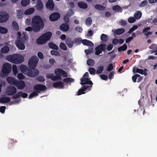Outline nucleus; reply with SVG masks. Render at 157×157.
I'll list each match as a JSON object with an SVG mask.
<instances>
[{
    "instance_id": "1",
    "label": "nucleus",
    "mask_w": 157,
    "mask_h": 157,
    "mask_svg": "<svg viewBox=\"0 0 157 157\" xmlns=\"http://www.w3.org/2000/svg\"><path fill=\"white\" fill-rule=\"evenodd\" d=\"M31 24L33 31L36 32H39L41 29H42L44 26L43 19L38 15L33 18Z\"/></svg>"
},
{
    "instance_id": "2",
    "label": "nucleus",
    "mask_w": 157,
    "mask_h": 157,
    "mask_svg": "<svg viewBox=\"0 0 157 157\" xmlns=\"http://www.w3.org/2000/svg\"><path fill=\"white\" fill-rule=\"evenodd\" d=\"M17 40L15 41L16 45L20 49L23 50L25 48L24 43L27 40L28 36L25 33H23L21 34V32H19L17 33Z\"/></svg>"
},
{
    "instance_id": "3",
    "label": "nucleus",
    "mask_w": 157,
    "mask_h": 157,
    "mask_svg": "<svg viewBox=\"0 0 157 157\" xmlns=\"http://www.w3.org/2000/svg\"><path fill=\"white\" fill-rule=\"evenodd\" d=\"M20 69L22 72L31 77L37 76L39 73V71L37 69H35L33 71L32 70L29 69L27 66L24 65L20 66Z\"/></svg>"
},
{
    "instance_id": "4",
    "label": "nucleus",
    "mask_w": 157,
    "mask_h": 157,
    "mask_svg": "<svg viewBox=\"0 0 157 157\" xmlns=\"http://www.w3.org/2000/svg\"><path fill=\"white\" fill-rule=\"evenodd\" d=\"M6 59L13 63L18 64L22 63L24 61V58L21 55L13 54L6 56Z\"/></svg>"
},
{
    "instance_id": "5",
    "label": "nucleus",
    "mask_w": 157,
    "mask_h": 157,
    "mask_svg": "<svg viewBox=\"0 0 157 157\" xmlns=\"http://www.w3.org/2000/svg\"><path fill=\"white\" fill-rule=\"evenodd\" d=\"M33 89L35 90L33 91L29 96V98L31 99L34 97L37 96L38 93L41 91H44L47 89L46 86L42 84H36L33 87Z\"/></svg>"
},
{
    "instance_id": "6",
    "label": "nucleus",
    "mask_w": 157,
    "mask_h": 157,
    "mask_svg": "<svg viewBox=\"0 0 157 157\" xmlns=\"http://www.w3.org/2000/svg\"><path fill=\"white\" fill-rule=\"evenodd\" d=\"M52 35V33L50 32L45 33L36 40L37 43L39 44L45 43L50 39Z\"/></svg>"
},
{
    "instance_id": "7",
    "label": "nucleus",
    "mask_w": 157,
    "mask_h": 157,
    "mask_svg": "<svg viewBox=\"0 0 157 157\" xmlns=\"http://www.w3.org/2000/svg\"><path fill=\"white\" fill-rule=\"evenodd\" d=\"M38 61L39 59L36 56H32L28 61V66L30 69H33L34 71L36 67Z\"/></svg>"
},
{
    "instance_id": "8",
    "label": "nucleus",
    "mask_w": 157,
    "mask_h": 157,
    "mask_svg": "<svg viewBox=\"0 0 157 157\" xmlns=\"http://www.w3.org/2000/svg\"><path fill=\"white\" fill-rule=\"evenodd\" d=\"M11 69V66L8 63H5L3 64L2 71L4 74H8L10 73Z\"/></svg>"
},
{
    "instance_id": "9",
    "label": "nucleus",
    "mask_w": 157,
    "mask_h": 157,
    "mask_svg": "<svg viewBox=\"0 0 157 157\" xmlns=\"http://www.w3.org/2000/svg\"><path fill=\"white\" fill-rule=\"evenodd\" d=\"M80 84L82 85H88L89 86V88H91L93 84L91 81L89 80L87 78H83L81 79Z\"/></svg>"
},
{
    "instance_id": "10",
    "label": "nucleus",
    "mask_w": 157,
    "mask_h": 157,
    "mask_svg": "<svg viewBox=\"0 0 157 157\" xmlns=\"http://www.w3.org/2000/svg\"><path fill=\"white\" fill-rule=\"evenodd\" d=\"M9 16L6 13L1 12L0 13V23H3L6 22L9 19Z\"/></svg>"
},
{
    "instance_id": "11",
    "label": "nucleus",
    "mask_w": 157,
    "mask_h": 157,
    "mask_svg": "<svg viewBox=\"0 0 157 157\" xmlns=\"http://www.w3.org/2000/svg\"><path fill=\"white\" fill-rule=\"evenodd\" d=\"M17 91V89L15 87L12 86H10L7 88L6 93H7L8 95L11 96L15 94Z\"/></svg>"
},
{
    "instance_id": "12",
    "label": "nucleus",
    "mask_w": 157,
    "mask_h": 157,
    "mask_svg": "<svg viewBox=\"0 0 157 157\" xmlns=\"http://www.w3.org/2000/svg\"><path fill=\"white\" fill-rule=\"evenodd\" d=\"M28 94L27 93H23L22 91H20L12 97V98L13 99H16L19 98L21 97L23 98H25L28 96Z\"/></svg>"
},
{
    "instance_id": "13",
    "label": "nucleus",
    "mask_w": 157,
    "mask_h": 157,
    "mask_svg": "<svg viewBox=\"0 0 157 157\" xmlns=\"http://www.w3.org/2000/svg\"><path fill=\"white\" fill-rule=\"evenodd\" d=\"M54 72L55 74L60 75L63 77H67V73L64 70L60 68H57L55 70Z\"/></svg>"
},
{
    "instance_id": "14",
    "label": "nucleus",
    "mask_w": 157,
    "mask_h": 157,
    "mask_svg": "<svg viewBox=\"0 0 157 157\" xmlns=\"http://www.w3.org/2000/svg\"><path fill=\"white\" fill-rule=\"evenodd\" d=\"M60 17V14L57 12H54L49 16V19L51 21H54L58 20Z\"/></svg>"
},
{
    "instance_id": "15",
    "label": "nucleus",
    "mask_w": 157,
    "mask_h": 157,
    "mask_svg": "<svg viewBox=\"0 0 157 157\" xmlns=\"http://www.w3.org/2000/svg\"><path fill=\"white\" fill-rule=\"evenodd\" d=\"M15 86H16L18 89H22L25 87V84L23 81L17 80Z\"/></svg>"
},
{
    "instance_id": "16",
    "label": "nucleus",
    "mask_w": 157,
    "mask_h": 157,
    "mask_svg": "<svg viewBox=\"0 0 157 157\" xmlns=\"http://www.w3.org/2000/svg\"><path fill=\"white\" fill-rule=\"evenodd\" d=\"M89 86L88 85H83L82 87L78 91V95H79L85 93V91L86 89H88L89 90H90V88L89 89Z\"/></svg>"
},
{
    "instance_id": "17",
    "label": "nucleus",
    "mask_w": 157,
    "mask_h": 157,
    "mask_svg": "<svg viewBox=\"0 0 157 157\" xmlns=\"http://www.w3.org/2000/svg\"><path fill=\"white\" fill-rule=\"evenodd\" d=\"M46 8L48 9L52 10L54 9V4L52 0H48L46 5Z\"/></svg>"
},
{
    "instance_id": "18",
    "label": "nucleus",
    "mask_w": 157,
    "mask_h": 157,
    "mask_svg": "<svg viewBox=\"0 0 157 157\" xmlns=\"http://www.w3.org/2000/svg\"><path fill=\"white\" fill-rule=\"evenodd\" d=\"M63 84L64 83L62 82H57L53 83V86L56 88L62 89L64 87Z\"/></svg>"
},
{
    "instance_id": "19",
    "label": "nucleus",
    "mask_w": 157,
    "mask_h": 157,
    "mask_svg": "<svg viewBox=\"0 0 157 157\" xmlns=\"http://www.w3.org/2000/svg\"><path fill=\"white\" fill-rule=\"evenodd\" d=\"M35 7L39 11H41L43 10V5L41 0H38Z\"/></svg>"
},
{
    "instance_id": "20",
    "label": "nucleus",
    "mask_w": 157,
    "mask_h": 157,
    "mask_svg": "<svg viewBox=\"0 0 157 157\" xmlns=\"http://www.w3.org/2000/svg\"><path fill=\"white\" fill-rule=\"evenodd\" d=\"M65 42L69 48H71L73 47L74 44V40H72L71 38H67L65 40Z\"/></svg>"
},
{
    "instance_id": "21",
    "label": "nucleus",
    "mask_w": 157,
    "mask_h": 157,
    "mask_svg": "<svg viewBox=\"0 0 157 157\" xmlns=\"http://www.w3.org/2000/svg\"><path fill=\"white\" fill-rule=\"evenodd\" d=\"M6 80L8 82L10 85L15 86L17 80L14 78L11 77H8L6 78Z\"/></svg>"
},
{
    "instance_id": "22",
    "label": "nucleus",
    "mask_w": 157,
    "mask_h": 157,
    "mask_svg": "<svg viewBox=\"0 0 157 157\" xmlns=\"http://www.w3.org/2000/svg\"><path fill=\"white\" fill-rule=\"evenodd\" d=\"M60 29L63 31L67 32L69 29V26L67 23H63L60 25Z\"/></svg>"
},
{
    "instance_id": "23",
    "label": "nucleus",
    "mask_w": 157,
    "mask_h": 157,
    "mask_svg": "<svg viewBox=\"0 0 157 157\" xmlns=\"http://www.w3.org/2000/svg\"><path fill=\"white\" fill-rule=\"evenodd\" d=\"M82 43L85 45L93 47L94 46V44L91 41L86 39L82 40Z\"/></svg>"
},
{
    "instance_id": "24",
    "label": "nucleus",
    "mask_w": 157,
    "mask_h": 157,
    "mask_svg": "<svg viewBox=\"0 0 157 157\" xmlns=\"http://www.w3.org/2000/svg\"><path fill=\"white\" fill-rule=\"evenodd\" d=\"M147 71V70L146 69H144V70H143L142 69L136 68V73H138L142 75H144L146 76L147 75V74L146 72Z\"/></svg>"
},
{
    "instance_id": "25",
    "label": "nucleus",
    "mask_w": 157,
    "mask_h": 157,
    "mask_svg": "<svg viewBox=\"0 0 157 157\" xmlns=\"http://www.w3.org/2000/svg\"><path fill=\"white\" fill-rule=\"evenodd\" d=\"M10 99L9 97H2L0 98V103H5L10 102Z\"/></svg>"
},
{
    "instance_id": "26",
    "label": "nucleus",
    "mask_w": 157,
    "mask_h": 157,
    "mask_svg": "<svg viewBox=\"0 0 157 157\" xmlns=\"http://www.w3.org/2000/svg\"><path fill=\"white\" fill-rule=\"evenodd\" d=\"M35 11V9L33 8H30L24 12V14L28 15L32 14Z\"/></svg>"
},
{
    "instance_id": "27",
    "label": "nucleus",
    "mask_w": 157,
    "mask_h": 157,
    "mask_svg": "<svg viewBox=\"0 0 157 157\" xmlns=\"http://www.w3.org/2000/svg\"><path fill=\"white\" fill-rule=\"evenodd\" d=\"M78 6L80 8L86 9L87 7V4L83 2H79L78 3Z\"/></svg>"
},
{
    "instance_id": "28",
    "label": "nucleus",
    "mask_w": 157,
    "mask_h": 157,
    "mask_svg": "<svg viewBox=\"0 0 157 157\" xmlns=\"http://www.w3.org/2000/svg\"><path fill=\"white\" fill-rule=\"evenodd\" d=\"M125 32V30L124 29H119L115 31L114 33L115 34L119 35L124 33Z\"/></svg>"
},
{
    "instance_id": "29",
    "label": "nucleus",
    "mask_w": 157,
    "mask_h": 157,
    "mask_svg": "<svg viewBox=\"0 0 157 157\" xmlns=\"http://www.w3.org/2000/svg\"><path fill=\"white\" fill-rule=\"evenodd\" d=\"M142 16V13L140 11H138L134 14L135 18L137 20L140 19Z\"/></svg>"
},
{
    "instance_id": "30",
    "label": "nucleus",
    "mask_w": 157,
    "mask_h": 157,
    "mask_svg": "<svg viewBox=\"0 0 157 157\" xmlns=\"http://www.w3.org/2000/svg\"><path fill=\"white\" fill-rule=\"evenodd\" d=\"M95 8L97 10H105V7L101 5L96 4L95 6Z\"/></svg>"
},
{
    "instance_id": "31",
    "label": "nucleus",
    "mask_w": 157,
    "mask_h": 157,
    "mask_svg": "<svg viewBox=\"0 0 157 157\" xmlns=\"http://www.w3.org/2000/svg\"><path fill=\"white\" fill-rule=\"evenodd\" d=\"M48 46L51 49L56 50H57L58 49V47L52 42H50L48 44Z\"/></svg>"
},
{
    "instance_id": "32",
    "label": "nucleus",
    "mask_w": 157,
    "mask_h": 157,
    "mask_svg": "<svg viewBox=\"0 0 157 157\" xmlns=\"http://www.w3.org/2000/svg\"><path fill=\"white\" fill-rule=\"evenodd\" d=\"M17 17L19 19H21L23 17V12L21 10H17Z\"/></svg>"
},
{
    "instance_id": "33",
    "label": "nucleus",
    "mask_w": 157,
    "mask_h": 157,
    "mask_svg": "<svg viewBox=\"0 0 157 157\" xmlns=\"http://www.w3.org/2000/svg\"><path fill=\"white\" fill-rule=\"evenodd\" d=\"M127 48V45L126 44H124L123 46H121L118 48V52L124 51L126 50Z\"/></svg>"
},
{
    "instance_id": "34",
    "label": "nucleus",
    "mask_w": 157,
    "mask_h": 157,
    "mask_svg": "<svg viewBox=\"0 0 157 157\" xmlns=\"http://www.w3.org/2000/svg\"><path fill=\"white\" fill-rule=\"evenodd\" d=\"M9 48L8 46H5L1 49V52L2 53H7L9 51Z\"/></svg>"
},
{
    "instance_id": "35",
    "label": "nucleus",
    "mask_w": 157,
    "mask_h": 157,
    "mask_svg": "<svg viewBox=\"0 0 157 157\" xmlns=\"http://www.w3.org/2000/svg\"><path fill=\"white\" fill-rule=\"evenodd\" d=\"M29 0H22L21 2V5L23 6H27L30 3Z\"/></svg>"
},
{
    "instance_id": "36",
    "label": "nucleus",
    "mask_w": 157,
    "mask_h": 157,
    "mask_svg": "<svg viewBox=\"0 0 157 157\" xmlns=\"http://www.w3.org/2000/svg\"><path fill=\"white\" fill-rule=\"evenodd\" d=\"M74 79L72 78H67L63 79V81L66 83H69L73 82L74 81Z\"/></svg>"
},
{
    "instance_id": "37",
    "label": "nucleus",
    "mask_w": 157,
    "mask_h": 157,
    "mask_svg": "<svg viewBox=\"0 0 157 157\" xmlns=\"http://www.w3.org/2000/svg\"><path fill=\"white\" fill-rule=\"evenodd\" d=\"M92 20L91 17H87L86 20V24L88 26H90L92 24Z\"/></svg>"
},
{
    "instance_id": "38",
    "label": "nucleus",
    "mask_w": 157,
    "mask_h": 157,
    "mask_svg": "<svg viewBox=\"0 0 157 157\" xmlns=\"http://www.w3.org/2000/svg\"><path fill=\"white\" fill-rule=\"evenodd\" d=\"M101 39L102 41H106L108 40V37L106 35L102 34L101 36Z\"/></svg>"
},
{
    "instance_id": "39",
    "label": "nucleus",
    "mask_w": 157,
    "mask_h": 157,
    "mask_svg": "<svg viewBox=\"0 0 157 157\" xmlns=\"http://www.w3.org/2000/svg\"><path fill=\"white\" fill-rule=\"evenodd\" d=\"M8 32L7 29L4 27L0 26V33L5 34Z\"/></svg>"
},
{
    "instance_id": "40",
    "label": "nucleus",
    "mask_w": 157,
    "mask_h": 157,
    "mask_svg": "<svg viewBox=\"0 0 157 157\" xmlns=\"http://www.w3.org/2000/svg\"><path fill=\"white\" fill-rule=\"evenodd\" d=\"M12 25L13 29L16 31H18L19 29V27L17 23L15 21H13L12 23Z\"/></svg>"
},
{
    "instance_id": "41",
    "label": "nucleus",
    "mask_w": 157,
    "mask_h": 157,
    "mask_svg": "<svg viewBox=\"0 0 157 157\" xmlns=\"http://www.w3.org/2000/svg\"><path fill=\"white\" fill-rule=\"evenodd\" d=\"M87 64L90 66H93L95 64V62L94 59H89L87 61Z\"/></svg>"
},
{
    "instance_id": "42",
    "label": "nucleus",
    "mask_w": 157,
    "mask_h": 157,
    "mask_svg": "<svg viewBox=\"0 0 157 157\" xmlns=\"http://www.w3.org/2000/svg\"><path fill=\"white\" fill-rule=\"evenodd\" d=\"M104 69V67L103 66H100L98 67L96 71V73L97 74H100L101 73Z\"/></svg>"
},
{
    "instance_id": "43",
    "label": "nucleus",
    "mask_w": 157,
    "mask_h": 157,
    "mask_svg": "<svg viewBox=\"0 0 157 157\" xmlns=\"http://www.w3.org/2000/svg\"><path fill=\"white\" fill-rule=\"evenodd\" d=\"M106 46V45L105 44H101L98 46L102 51H105V50Z\"/></svg>"
},
{
    "instance_id": "44",
    "label": "nucleus",
    "mask_w": 157,
    "mask_h": 157,
    "mask_svg": "<svg viewBox=\"0 0 157 157\" xmlns=\"http://www.w3.org/2000/svg\"><path fill=\"white\" fill-rule=\"evenodd\" d=\"M73 40L74 43L76 44H79L82 42V40H81L79 38H76Z\"/></svg>"
},
{
    "instance_id": "45",
    "label": "nucleus",
    "mask_w": 157,
    "mask_h": 157,
    "mask_svg": "<svg viewBox=\"0 0 157 157\" xmlns=\"http://www.w3.org/2000/svg\"><path fill=\"white\" fill-rule=\"evenodd\" d=\"M113 10L117 11H119L121 10V7L118 5H116L114 6L113 7Z\"/></svg>"
},
{
    "instance_id": "46",
    "label": "nucleus",
    "mask_w": 157,
    "mask_h": 157,
    "mask_svg": "<svg viewBox=\"0 0 157 157\" xmlns=\"http://www.w3.org/2000/svg\"><path fill=\"white\" fill-rule=\"evenodd\" d=\"M95 50L96 51L95 52V54L96 55H99L102 52V51L100 49V48L98 46H97L95 48Z\"/></svg>"
},
{
    "instance_id": "47",
    "label": "nucleus",
    "mask_w": 157,
    "mask_h": 157,
    "mask_svg": "<svg viewBox=\"0 0 157 157\" xmlns=\"http://www.w3.org/2000/svg\"><path fill=\"white\" fill-rule=\"evenodd\" d=\"M51 54L52 55H55L56 56H59L60 53L58 51L53 50H52L51 51Z\"/></svg>"
},
{
    "instance_id": "48",
    "label": "nucleus",
    "mask_w": 157,
    "mask_h": 157,
    "mask_svg": "<svg viewBox=\"0 0 157 157\" xmlns=\"http://www.w3.org/2000/svg\"><path fill=\"white\" fill-rule=\"evenodd\" d=\"M59 47L61 49L64 50H67V47L64 43L61 42L59 44Z\"/></svg>"
},
{
    "instance_id": "49",
    "label": "nucleus",
    "mask_w": 157,
    "mask_h": 157,
    "mask_svg": "<svg viewBox=\"0 0 157 157\" xmlns=\"http://www.w3.org/2000/svg\"><path fill=\"white\" fill-rule=\"evenodd\" d=\"M12 70L14 74L16 75L18 73V71L17 70V67L16 65H14L13 66Z\"/></svg>"
},
{
    "instance_id": "50",
    "label": "nucleus",
    "mask_w": 157,
    "mask_h": 157,
    "mask_svg": "<svg viewBox=\"0 0 157 157\" xmlns=\"http://www.w3.org/2000/svg\"><path fill=\"white\" fill-rule=\"evenodd\" d=\"M36 79L40 82H44L45 81L44 78L42 76H38L36 78Z\"/></svg>"
},
{
    "instance_id": "51",
    "label": "nucleus",
    "mask_w": 157,
    "mask_h": 157,
    "mask_svg": "<svg viewBox=\"0 0 157 157\" xmlns=\"http://www.w3.org/2000/svg\"><path fill=\"white\" fill-rule=\"evenodd\" d=\"M138 77H140V75L137 74H136L132 76V79L134 82H136V79Z\"/></svg>"
},
{
    "instance_id": "52",
    "label": "nucleus",
    "mask_w": 157,
    "mask_h": 157,
    "mask_svg": "<svg viewBox=\"0 0 157 157\" xmlns=\"http://www.w3.org/2000/svg\"><path fill=\"white\" fill-rule=\"evenodd\" d=\"M88 71L91 75H94L96 72V70L94 68L92 67L89 68Z\"/></svg>"
},
{
    "instance_id": "53",
    "label": "nucleus",
    "mask_w": 157,
    "mask_h": 157,
    "mask_svg": "<svg viewBox=\"0 0 157 157\" xmlns=\"http://www.w3.org/2000/svg\"><path fill=\"white\" fill-rule=\"evenodd\" d=\"M149 48L150 49L156 50L157 49V45L155 44H152L149 46Z\"/></svg>"
},
{
    "instance_id": "54",
    "label": "nucleus",
    "mask_w": 157,
    "mask_h": 157,
    "mask_svg": "<svg viewBox=\"0 0 157 157\" xmlns=\"http://www.w3.org/2000/svg\"><path fill=\"white\" fill-rule=\"evenodd\" d=\"M147 4V1L146 0H144L141 2L140 5V7H144Z\"/></svg>"
},
{
    "instance_id": "55",
    "label": "nucleus",
    "mask_w": 157,
    "mask_h": 157,
    "mask_svg": "<svg viewBox=\"0 0 157 157\" xmlns=\"http://www.w3.org/2000/svg\"><path fill=\"white\" fill-rule=\"evenodd\" d=\"M136 21V19L135 17H130L128 18V21L130 23H133L134 22Z\"/></svg>"
},
{
    "instance_id": "56",
    "label": "nucleus",
    "mask_w": 157,
    "mask_h": 157,
    "mask_svg": "<svg viewBox=\"0 0 157 157\" xmlns=\"http://www.w3.org/2000/svg\"><path fill=\"white\" fill-rule=\"evenodd\" d=\"M75 29L76 31L79 33H81L82 31V27L80 26H78L76 27L75 28Z\"/></svg>"
},
{
    "instance_id": "57",
    "label": "nucleus",
    "mask_w": 157,
    "mask_h": 157,
    "mask_svg": "<svg viewBox=\"0 0 157 157\" xmlns=\"http://www.w3.org/2000/svg\"><path fill=\"white\" fill-rule=\"evenodd\" d=\"M25 76L22 73H20L18 74L17 78L19 80H22L25 78Z\"/></svg>"
},
{
    "instance_id": "58",
    "label": "nucleus",
    "mask_w": 157,
    "mask_h": 157,
    "mask_svg": "<svg viewBox=\"0 0 157 157\" xmlns=\"http://www.w3.org/2000/svg\"><path fill=\"white\" fill-rule=\"evenodd\" d=\"M67 15L68 16L67 17V15L64 16L63 17V20L65 22H66L67 23H68L70 22L69 19L68 17L69 16L68 14H67Z\"/></svg>"
},
{
    "instance_id": "59",
    "label": "nucleus",
    "mask_w": 157,
    "mask_h": 157,
    "mask_svg": "<svg viewBox=\"0 0 157 157\" xmlns=\"http://www.w3.org/2000/svg\"><path fill=\"white\" fill-rule=\"evenodd\" d=\"M113 69V66L112 64H110L108 66L107 71H110Z\"/></svg>"
},
{
    "instance_id": "60",
    "label": "nucleus",
    "mask_w": 157,
    "mask_h": 157,
    "mask_svg": "<svg viewBox=\"0 0 157 157\" xmlns=\"http://www.w3.org/2000/svg\"><path fill=\"white\" fill-rule=\"evenodd\" d=\"M6 109L5 106H1L0 107V112L2 113H4L5 112V110Z\"/></svg>"
},
{
    "instance_id": "61",
    "label": "nucleus",
    "mask_w": 157,
    "mask_h": 157,
    "mask_svg": "<svg viewBox=\"0 0 157 157\" xmlns=\"http://www.w3.org/2000/svg\"><path fill=\"white\" fill-rule=\"evenodd\" d=\"M113 47V45L112 44H109L107 46V50L108 51H110L112 49Z\"/></svg>"
},
{
    "instance_id": "62",
    "label": "nucleus",
    "mask_w": 157,
    "mask_h": 157,
    "mask_svg": "<svg viewBox=\"0 0 157 157\" xmlns=\"http://www.w3.org/2000/svg\"><path fill=\"white\" fill-rule=\"evenodd\" d=\"M120 23L121 25L124 26L126 25L127 22L125 21L121 20L120 21Z\"/></svg>"
},
{
    "instance_id": "63",
    "label": "nucleus",
    "mask_w": 157,
    "mask_h": 157,
    "mask_svg": "<svg viewBox=\"0 0 157 157\" xmlns=\"http://www.w3.org/2000/svg\"><path fill=\"white\" fill-rule=\"evenodd\" d=\"M37 56L40 59H42L44 58V55L43 53L40 52H39L38 53Z\"/></svg>"
},
{
    "instance_id": "64",
    "label": "nucleus",
    "mask_w": 157,
    "mask_h": 157,
    "mask_svg": "<svg viewBox=\"0 0 157 157\" xmlns=\"http://www.w3.org/2000/svg\"><path fill=\"white\" fill-rule=\"evenodd\" d=\"M100 77L103 80H106L108 79V76L105 75H102L100 76Z\"/></svg>"
}]
</instances>
